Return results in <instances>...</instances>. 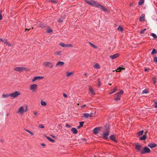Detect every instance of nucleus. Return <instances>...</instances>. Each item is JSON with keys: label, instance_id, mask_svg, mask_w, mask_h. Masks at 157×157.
I'll use <instances>...</instances> for the list:
<instances>
[{"label": "nucleus", "instance_id": "nucleus-19", "mask_svg": "<svg viewBox=\"0 0 157 157\" xmlns=\"http://www.w3.org/2000/svg\"><path fill=\"white\" fill-rule=\"evenodd\" d=\"M45 137L49 141L51 142L54 143L55 142V140H54L51 139L48 136H46Z\"/></svg>", "mask_w": 157, "mask_h": 157}, {"label": "nucleus", "instance_id": "nucleus-34", "mask_svg": "<svg viewBox=\"0 0 157 157\" xmlns=\"http://www.w3.org/2000/svg\"><path fill=\"white\" fill-rule=\"evenodd\" d=\"M55 54L57 55L58 56H60L61 55V52H57L55 53Z\"/></svg>", "mask_w": 157, "mask_h": 157}, {"label": "nucleus", "instance_id": "nucleus-32", "mask_svg": "<svg viewBox=\"0 0 157 157\" xmlns=\"http://www.w3.org/2000/svg\"><path fill=\"white\" fill-rule=\"evenodd\" d=\"M123 28L121 26H119L117 28V30L120 31H123Z\"/></svg>", "mask_w": 157, "mask_h": 157}, {"label": "nucleus", "instance_id": "nucleus-20", "mask_svg": "<svg viewBox=\"0 0 157 157\" xmlns=\"http://www.w3.org/2000/svg\"><path fill=\"white\" fill-rule=\"evenodd\" d=\"M145 16L144 15H142L140 18L139 20L140 21H144Z\"/></svg>", "mask_w": 157, "mask_h": 157}, {"label": "nucleus", "instance_id": "nucleus-7", "mask_svg": "<svg viewBox=\"0 0 157 157\" xmlns=\"http://www.w3.org/2000/svg\"><path fill=\"white\" fill-rule=\"evenodd\" d=\"M37 87V85L36 84H33L30 86L29 89L33 92L35 91Z\"/></svg>", "mask_w": 157, "mask_h": 157}, {"label": "nucleus", "instance_id": "nucleus-6", "mask_svg": "<svg viewBox=\"0 0 157 157\" xmlns=\"http://www.w3.org/2000/svg\"><path fill=\"white\" fill-rule=\"evenodd\" d=\"M20 93L17 91H15L14 92L10 93V96L13 98H15L17 97L18 96L20 95Z\"/></svg>", "mask_w": 157, "mask_h": 157}, {"label": "nucleus", "instance_id": "nucleus-60", "mask_svg": "<svg viewBox=\"0 0 157 157\" xmlns=\"http://www.w3.org/2000/svg\"><path fill=\"white\" fill-rule=\"evenodd\" d=\"M155 108H157V103H155Z\"/></svg>", "mask_w": 157, "mask_h": 157}, {"label": "nucleus", "instance_id": "nucleus-36", "mask_svg": "<svg viewBox=\"0 0 157 157\" xmlns=\"http://www.w3.org/2000/svg\"><path fill=\"white\" fill-rule=\"evenodd\" d=\"M156 53V50L154 48L153 49V50L151 52V54L152 55H154V54Z\"/></svg>", "mask_w": 157, "mask_h": 157}, {"label": "nucleus", "instance_id": "nucleus-10", "mask_svg": "<svg viewBox=\"0 0 157 157\" xmlns=\"http://www.w3.org/2000/svg\"><path fill=\"white\" fill-rule=\"evenodd\" d=\"M24 69V68L23 67H15L14 69V70L16 71H21L23 70Z\"/></svg>", "mask_w": 157, "mask_h": 157}, {"label": "nucleus", "instance_id": "nucleus-53", "mask_svg": "<svg viewBox=\"0 0 157 157\" xmlns=\"http://www.w3.org/2000/svg\"><path fill=\"white\" fill-rule=\"evenodd\" d=\"M86 106V105H82L81 106V108H82V109H83L84 107L85 106Z\"/></svg>", "mask_w": 157, "mask_h": 157}, {"label": "nucleus", "instance_id": "nucleus-24", "mask_svg": "<svg viewBox=\"0 0 157 157\" xmlns=\"http://www.w3.org/2000/svg\"><path fill=\"white\" fill-rule=\"evenodd\" d=\"M94 67L96 69H99L100 68V67L99 65L97 63H96L94 66Z\"/></svg>", "mask_w": 157, "mask_h": 157}, {"label": "nucleus", "instance_id": "nucleus-26", "mask_svg": "<svg viewBox=\"0 0 157 157\" xmlns=\"http://www.w3.org/2000/svg\"><path fill=\"white\" fill-rule=\"evenodd\" d=\"M89 44L92 47L94 48L95 49H97V47L94 45L92 43L90 42H89Z\"/></svg>", "mask_w": 157, "mask_h": 157}, {"label": "nucleus", "instance_id": "nucleus-21", "mask_svg": "<svg viewBox=\"0 0 157 157\" xmlns=\"http://www.w3.org/2000/svg\"><path fill=\"white\" fill-rule=\"evenodd\" d=\"M148 146L151 148H152L156 146V144H151Z\"/></svg>", "mask_w": 157, "mask_h": 157}, {"label": "nucleus", "instance_id": "nucleus-62", "mask_svg": "<svg viewBox=\"0 0 157 157\" xmlns=\"http://www.w3.org/2000/svg\"><path fill=\"white\" fill-rule=\"evenodd\" d=\"M87 75V74L86 73H85L84 74V75L86 76Z\"/></svg>", "mask_w": 157, "mask_h": 157}, {"label": "nucleus", "instance_id": "nucleus-46", "mask_svg": "<svg viewBox=\"0 0 157 157\" xmlns=\"http://www.w3.org/2000/svg\"><path fill=\"white\" fill-rule=\"evenodd\" d=\"M57 21L59 22H61L63 21V20L62 19L59 18V19H58Z\"/></svg>", "mask_w": 157, "mask_h": 157}, {"label": "nucleus", "instance_id": "nucleus-11", "mask_svg": "<svg viewBox=\"0 0 157 157\" xmlns=\"http://www.w3.org/2000/svg\"><path fill=\"white\" fill-rule=\"evenodd\" d=\"M119 56V55L118 53H117L115 54H114L113 55L110 56V57L112 59H116Z\"/></svg>", "mask_w": 157, "mask_h": 157}, {"label": "nucleus", "instance_id": "nucleus-5", "mask_svg": "<svg viewBox=\"0 0 157 157\" xmlns=\"http://www.w3.org/2000/svg\"><path fill=\"white\" fill-rule=\"evenodd\" d=\"M44 64L45 66L50 68H52L53 67V63L52 62H46L44 63Z\"/></svg>", "mask_w": 157, "mask_h": 157}, {"label": "nucleus", "instance_id": "nucleus-54", "mask_svg": "<svg viewBox=\"0 0 157 157\" xmlns=\"http://www.w3.org/2000/svg\"><path fill=\"white\" fill-rule=\"evenodd\" d=\"M51 136H52V137H53L54 138H56L57 137L56 136H54L53 135H50Z\"/></svg>", "mask_w": 157, "mask_h": 157}, {"label": "nucleus", "instance_id": "nucleus-37", "mask_svg": "<svg viewBox=\"0 0 157 157\" xmlns=\"http://www.w3.org/2000/svg\"><path fill=\"white\" fill-rule=\"evenodd\" d=\"M0 41L3 43H5L6 42V39H2L0 38Z\"/></svg>", "mask_w": 157, "mask_h": 157}, {"label": "nucleus", "instance_id": "nucleus-49", "mask_svg": "<svg viewBox=\"0 0 157 157\" xmlns=\"http://www.w3.org/2000/svg\"><path fill=\"white\" fill-rule=\"evenodd\" d=\"M67 47H72V46H73L71 44H67Z\"/></svg>", "mask_w": 157, "mask_h": 157}, {"label": "nucleus", "instance_id": "nucleus-48", "mask_svg": "<svg viewBox=\"0 0 157 157\" xmlns=\"http://www.w3.org/2000/svg\"><path fill=\"white\" fill-rule=\"evenodd\" d=\"M154 61L157 63V57L156 56H155L154 57Z\"/></svg>", "mask_w": 157, "mask_h": 157}, {"label": "nucleus", "instance_id": "nucleus-45", "mask_svg": "<svg viewBox=\"0 0 157 157\" xmlns=\"http://www.w3.org/2000/svg\"><path fill=\"white\" fill-rule=\"evenodd\" d=\"M93 114L92 113H89V117H92L94 116V115L93 116Z\"/></svg>", "mask_w": 157, "mask_h": 157}, {"label": "nucleus", "instance_id": "nucleus-15", "mask_svg": "<svg viewBox=\"0 0 157 157\" xmlns=\"http://www.w3.org/2000/svg\"><path fill=\"white\" fill-rule=\"evenodd\" d=\"M115 135H111L109 136V138L112 140L113 141H114V142H117V141L115 140Z\"/></svg>", "mask_w": 157, "mask_h": 157}, {"label": "nucleus", "instance_id": "nucleus-8", "mask_svg": "<svg viewBox=\"0 0 157 157\" xmlns=\"http://www.w3.org/2000/svg\"><path fill=\"white\" fill-rule=\"evenodd\" d=\"M109 134V132L108 130L106 129L105 132L103 133L102 136L103 138L105 139H108V136Z\"/></svg>", "mask_w": 157, "mask_h": 157}, {"label": "nucleus", "instance_id": "nucleus-63", "mask_svg": "<svg viewBox=\"0 0 157 157\" xmlns=\"http://www.w3.org/2000/svg\"><path fill=\"white\" fill-rule=\"evenodd\" d=\"M41 145L43 146H44L45 145V144H41Z\"/></svg>", "mask_w": 157, "mask_h": 157}, {"label": "nucleus", "instance_id": "nucleus-64", "mask_svg": "<svg viewBox=\"0 0 157 157\" xmlns=\"http://www.w3.org/2000/svg\"><path fill=\"white\" fill-rule=\"evenodd\" d=\"M82 140H86V139L85 138L82 139Z\"/></svg>", "mask_w": 157, "mask_h": 157}, {"label": "nucleus", "instance_id": "nucleus-57", "mask_svg": "<svg viewBox=\"0 0 157 157\" xmlns=\"http://www.w3.org/2000/svg\"><path fill=\"white\" fill-rule=\"evenodd\" d=\"M144 31L143 30L140 31V33L141 34H143L144 33Z\"/></svg>", "mask_w": 157, "mask_h": 157}, {"label": "nucleus", "instance_id": "nucleus-58", "mask_svg": "<svg viewBox=\"0 0 157 157\" xmlns=\"http://www.w3.org/2000/svg\"><path fill=\"white\" fill-rule=\"evenodd\" d=\"M135 148L137 150V144H136Z\"/></svg>", "mask_w": 157, "mask_h": 157}, {"label": "nucleus", "instance_id": "nucleus-33", "mask_svg": "<svg viewBox=\"0 0 157 157\" xmlns=\"http://www.w3.org/2000/svg\"><path fill=\"white\" fill-rule=\"evenodd\" d=\"M25 130L28 133H29L31 135H33L34 134L33 132H30V131H29V130L28 129H25Z\"/></svg>", "mask_w": 157, "mask_h": 157}, {"label": "nucleus", "instance_id": "nucleus-28", "mask_svg": "<svg viewBox=\"0 0 157 157\" xmlns=\"http://www.w3.org/2000/svg\"><path fill=\"white\" fill-rule=\"evenodd\" d=\"M41 104L42 106H45L47 105V103L45 101H41Z\"/></svg>", "mask_w": 157, "mask_h": 157}, {"label": "nucleus", "instance_id": "nucleus-52", "mask_svg": "<svg viewBox=\"0 0 157 157\" xmlns=\"http://www.w3.org/2000/svg\"><path fill=\"white\" fill-rule=\"evenodd\" d=\"M66 126L67 127V128H70V127H71L70 125H69L68 124H66Z\"/></svg>", "mask_w": 157, "mask_h": 157}, {"label": "nucleus", "instance_id": "nucleus-56", "mask_svg": "<svg viewBox=\"0 0 157 157\" xmlns=\"http://www.w3.org/2000/svg\"><path fill=\"white\" fill-rule=\"evenodd\" d=\"M2 16L1 14H0V20H1L2 19Z\"/></svg>", "mask_w": 157, "mask_h": 157}, {"label": "nucleus", "instance_id": "nucleus-14", "mask_svg": "<svg viewBox=\"0 0 157 157\" xmlns=\"http://www.w3.org/2000/svg\"><path fill=\"white\" fill-rule=\"evenodd\" d=\"M89 91L90 92V93L92 94L95 95V92L92 86H89Z\"/></svg>", "mask_w": 157, "mask_h": 157}, {"label": "nucleus", "instance_id": "nucleus-41", "mask_svg": "<svg viewBox=\"0 0 157 157\" xmlns=\"http://www.w3.org/2000/svg\"><path fill=\"white\" fill-rule=\"evenodd\" d=\"M6 42L5 43H4V44H6V45H8L9 46H11V45L7 42V40L6 39Z\"/></svg>", "mask_w": 157, "mask_h": 157}, {"label": "nucleus", "instance_id": "nucleus-25", "mask_svg": "<svg viewBox=\"0 0 157 157\" xmlns=\"http://www.w3.org/2000/svg\"><path fill=\"white\" fill-rule=\"evenodd\" d=\"M63 48L67 47V44H64L63 43H60L59 44Z\"/></svg>", "mask_w": 157, "mask_h": 157}, {"label": "nucleus", "instance_id": "nucleus-31", "mask_svg": "<svg viewBox=\"0 0 157 157\" xmlns=\"http://www.w3.org/2000/svg\"><path fill=\"white\" fill-rule=\"evenodd\" d=\"M144 132V131L143 130H141L139 132H138V136H140Z\"/></svg>", "mask_w": 157, "mask_h": 157}, {"label": "nucleus", "instance_id": "nucleus-44", "mask_svg": "<svg viewBox=\"0 0 157 157\" xmlns=\"http://www.w3.org/2000/svg\"><path fill=\"white\" fill-rule=\"evenodd\" d=\"M147 91L146 90H144L143 91L142 94H147Z\"/></svg>", "mask_w": 157, "mask_h": 157}, {"label": "nucleus", "instance_id": "nucleus-59", "mask_svg": "<svg viewBox=\"0 0 157 157\" xmlns=\"http://www.w3.org/2000/svg\"><path fill=\"white\" fill-rule=\"evenodd\" d=\"M133 4L132 3H131L130 4L129 6H132L133 5Z\"/></svg>", "mask_w": 157, "mask_h": 157}, {"label": "nucleus", "instance_id": "nucleus-39", "mask_svg": "<svg viewBox=\"0 0 157 157\" xmlns=\"http://www.w3.org/2000/svg\"><path fill=\"white\" fill-rule=\"evenodd\" d=\"M156 78L155 77H154L153 78V83L154 84H155L156 83Z\"/></svg>", "mask_w": 157, "mask_h": 157}, {"label": "nucleus", "instance_id": "nucleus-13", "mask_svg": "<svg viewBox=\"0 0 157 157\" xmlns=\"http://www.w3.org/2000/svg\"><path fill=\"white\" fill-rule=\"evenodd\" d=\"M43 78V77L42 76H38L35 77L33 79L32 81L33 82H34L35 81L37 80V79H40Z\"/></svg>", "mask_w": 157, "mask_h": 157}, {"label": "nucleus", "instance_id": "nucleus-17", "mask_svg": "<svg viewBox=\"0 0 157 157\" xmlns=\"http://www.w3.org/2000/svg\"><path fill=\"white\" fill-rule=\"evenodd\" d=\"M71 131L74 134H76L78 132L77 130L75 128H72L71 129Z\"/></svg>", "mask_w": 157, "mask_h": 157}, {"label": "nucleus", "instance_id": "nucleus-4", "mask_svg": "<svg viewBox=\"0 0 157 157\" xmlns=\"http://www.w3.org/2000/svg\"><path fill=\"white\" fill-rule=\"evenodd\" d=\"M150 152V149L149 148L145 147L140 151V152L141 154H145L149 153Z\"/></svg>", "mask_w": 157, "mask_h": 157}, {"label": "nucleus", "instance_id": "nucleus-9", "mask_svg": "<svg viewBox=\"0 0 157 157\" xmlns=\"http://www.w3.org/2000/svg\"><path fill=\"white\" fill-rule=\"evenodd\" d=\"M100 128H101L100 127H97L94 128L93 131L95 135L97 134Z\"/></svg>", "mask_w": 157, "mask_h": 157}, {"label": "nucleus", "instance_id": "nucleus-2", "mask_svg": "<svg viewBox=\"0 0 157 157\" xmlns=\"http://www.w3.org/2000/svg\"><path fill=\"white\" fill-rule=\"evenodd\" d=\"M27 111V106H26L25 109L23 106H21L19 109L17 113H19L21 115H22L24 112H26Z\"/></svg>", "mask_w": 157, "mask_h": 157}, {"label": "nucleus", "instance_id": "nucleus-18", "mask_svg": "<svg viewBox=\"0 0 157 157\" xmlns=\"http://www.w3.org/2000/svg\"><path fill=\"white\" fill-rule=\"evenodd\" d=\"M147 138V136L146 135H144L142 136L139 139L141 140H144Z\"/></svg>", "mask_w": 157, "mask_h": 157}, {"label": "nucleus", "instance_id": "nucleus-42", "mask_svg": "<svg viewBox=\"0 0 157 157\" xmlns=\"http://www.w3.org/2000/svg\"><path fill=\"white\" fill-rule=\"evenodd\" d=\"M141 148V146L140 145L138 144V151H140V150Z\"/></svg>", "mask_w": 157, "mask_h": 157}, {"label": "nucleus", "instance_id": "nucleus-12", "mask_svg": "<svg viewBox=\"0 0 157 157\" xmlns=\"http://www.w3.org/2000/svg\"><path fill=\"white\" fill-rule=\"evenodd\" d=\"M64 63L63 62L59 61L58 62L56 65V66H62L64 65Z\"/></svg>", "mask_w": 157, "mask_h": 157}, {"label": "nucleus", "instance_id": "nucleus-51", "mask_svg": "<svg viewBox=\"0 0 157 157\" xmlns=\"http://www.w3.org/2000/svg\"><path fill=\"white\" fill-rule=\"evenodd\" d=\"M34 114L36 116H37L38 115V113L36 111H35L34 112Z\"/></svg>", "mask_w": 157, "mask_h": 157}, {"label": "nucleus", "instance_id": "nucleus-23", "mask_svg": "<svg viewBox=\"0 0 157 157\" xmlns=\"http://www.w3.org/2000/svg\"><path fill=\"white\" fill-rule=\"evenodd\" d=\"M125 68L123 67H119L116 70L117 72H120L121 70H124Z\"/></svg>", "mask_w": 157, "mask_h": 157}, {"label": "nucleus", "instance_id": "nucleus-30", "mask_svg": "<svg viewBox=\"0 0 157 157\" xmlns=\"http://www.w3.org/2000/svg\"><path fill=\"white\" fill-rule=\"evenodd\" d=\"M72 72H67L66 73V76L67 77L71 76L73 74Z\"/></svg>", "mask_w": 157, "mask_h": 157}, {"label": "nucleus", "instance_id": "nucleus-61", "mask_svg": "<svg viewBox=\"0 0 157 157\" xmlns=\"http://www.w3.org/2000/svg\"><path fill=\"white\" fill-rule=\"evenodd\" d=\"M52 2L54 3H56L57 2L56 1H52Z\"/></svg>", "mask_w": 157, "mask_h": 157}, {"label": "nucleus", "instance_id": "nucleus-16", "mask_svg": "<svg viewBox=\"0 0 157 157\" xmlns=\"http://www.w3.org/2000/svg\"><path fill=\"white\" fill-rule=\"evenodd\" d=\"M82 115L83 116L82 117L85 118H88L89 117V113H83Z\"/></svg>", "mask_w": 157, "mask_h": 157}, {"label": "nucleus", "instance_id": "nucleus-35", "mask_svg": "<svg viewBox=\"0 0 157 157\" xmlns=\"http://www.w3.org/2000/svg\"><path fill=\"white\" fill-rule=\"evenodd\" d=\"M151 36H152L155 39L157 38V36L154 33H152L151 34Z\"/></svg>", "mask_w": 157, "mask_h": 157}, {"label": "nucleus", "instance_id": "nucleus-40", "mask_svg": "<svg viewBox=\"0 0 157 157\" xmlns=\"http://www.w3.org/2000/svg\"><path fill=\"white\" fill-rule=\"evenodd\" d=\"M83 121H81L79 122V127H81L83 126V124H84Z\"/></svg>", "mask_w": 157, "mask_h": 157}, {"label": "nucleus", "instance_id": "nucleus-47", "mask_svg": "<svg viewBox=\"0 0 157 157\" xmlns=\"http://www.w3.org/2000/svg\"><path fill=\"white\" fill-rule=\"evenodd\" d=\"M98 86H101V83L99 80V79L98 78Z\"/></svg>", "mask_w": 157, "mask_h": 157}, {"label": "nucleus", "instance_id": "nucleus-38", "mask_svg": "<svg viewBox=\"0 0 157 157\" xmlns=\"http://www.w3.org/2000/svg\"><path fill=\"white\" fill-rule=\"evenodd\" d=\"M53 30L51 29H48L47 32L48 33H50L52 32Z\"/></svg>", "mask_w": 157, "mask_h": 157}, {"label": "nucleus", "instance_id": "nucleus-3", "mask_svg": "<svg viewBox=\"0 0 157 157\" xmlns=\"http://www.w3.org/2000/svg\"><path fill=\"white\" fill-rule=\"evenodd\" d=\"M123 92L122 91L120 92L117 93L115 95L114 100L116 101H118L120 100V97L121 95L123 94Z\"/></svg>", "mask_w": 157, "mask_h": 157}, {"label": "nucleus", "instance_id": "nucleus-43", "mask_svg": "<svg viewBox=\"0 0 157 157\" xmlns=\"http://www.w3.org/2000/svg\"><path fill=\"white\" fill-rule=\"evenodd\" d=\"M39 127L40 128H44V126L41 124H39Z\"/></svg>", "mask_w": 157, "mask_h": 157}, {"label": "nucleus", "instance_id": "nucleus-55", "mask_svg": "<svg viewBox=\"0 0 157 157\" xmlns=\"http://www.w3.org/2000/svg\"><path fill=\"white\" fill-rule=\"evenodd\" d=\"M150 70V69H146L145 68V71H149Z\"/></svg>", "mask_w": 157, "mask_h": 157}, {"label": "nucleus", "instance_id": "nucleus-27", "mask_svg": "<svg viewBox=\"0 0 157 157\" xmlns=\"http://www.w3.org/2000/svg\"><path fill=\"white\" fill-rule=\"evenodd\" d=\"M10 94H3L2 95V97L3 98H6L10 96Z\"/></svg>", "mask_w": 157, "mask_h": 157}, {"label": "nucleus", "instance_id": "nucleus-50", "mask_svg": "<svg viewBox=\"0 0 157 157\" xmlns=\"http://www.w3.org/2000/svg\"><path fill=\"white\" fill-rule=\"evenodd\" d=\"M63 96L64 98H67V94H66L65 93H64L63 94Z\"/></svg>", "mask_w": 157, "mask_h": 157}, {"label": "nucleus", "instance_id": "nucleus-22", "mask_svg": "<svg viewBox=\"0 0 157 157\" xmlns=\"http://www.w3.org/2000/svg\"><path fill=\"white\" fill-rule=\"evenodd\" d=\"M144 2V0H139L138 4L139 5L141 6Z\"/></svg>", "mask_w": 157, "mask_h": 157}, {"label": "nucleus", "instance_id": "nucleus-29", "mask_svg": "<svg viewBox=\"0 0 157 157\" xmlns=\"http://www.w3.org/2000/svg\"><path fill=\"white\" fill-rule=\"evenodd\" d=\"M117 88H114V89H113V91H112L111 92H110L109 93V94L111 95V94H112L113 93L117 91Z\"/></svg>", "mask_w": 157, "mask_h": 157}, {"label": "nucleus", "instance_id": "nucleus-1", "mask_svg": "<svg viewBox=\"0 0 157 157\" xmlns=\"http://www.w3.org/2000/svg\"><path fill=\"white\" fill-rule=\"evenodd\" d=\"M85 2L87 4L91 5L92 6L100 8L102 10L106 12H108L107 9L105 8L103 6L101 5L96 1L92 0H91L90 1L86 0Z\"/></svg>", "mask_w": 157, "mask_h": 157}]
</instances>
